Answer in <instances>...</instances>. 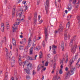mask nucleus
<instances>
[{
  "label": "nucleus",
  "mask_w": 80,
  "mask_h": 80,
  "mask_svg": "<svg viewBox=\"0 0 80 80\" xmlns=\"http://www.w3.org/2000/svg\"><path fill=\"white\" fill-rule=\"evenodd\" d=\"M12 43L14 47L16 46V41H15V39L14 38H12Z\"/></svg>",
  "instance_id": "obj_11"
},
{
  "label": "nucleus",
  "mask_w": 80,
  "mask_h": 80,
  "mask_svg": "<svg viewBox=\"0 0 80 80\" xmlns=\"http://www.w3.org/2000/svg\"><path fill=\"white\" fill-rule=\"evenodd\" d=\"M17 21H18V23H17V22L15 23V24L13 25V26L12 27V31L13 32H15L16 30L18 29V28L16 27H18L17 25H19L20 24V19H17Z\"/></svg>",
  "instance_id": "obj_3"
},
{
  "label": "nucleus",
  "mask_w": 80,
  "mask_h": 80,
  "mask_svg": "<svg viewBox=\"0 0 80 80\" xmlns=\"http://www.w3.org/2000/svg\"><path fill=\"white\" fill-rule=\"evenodd\" d=\"M77 2V0H73L72 1V4H75L76 3V2Z\"/></svg>",
  "instance_id": "obj_36"
},
{
  "label": "nucleus",
  "mask_w": 80,
  "mask_h": 80,
  "mask_svg": "<svg viewBox=\"0 0 80 80\" xmlns=\"http://www.w3.org/2000/svg\"><path fill=\"white\" fill-rule=\"evenodd\" d=\"M34 17L35 18L37 17V13L36 12H35Z\"/></svg>",
  "instance_id": "obj_35"
},
{
  "label": "nucleus",
  "mask_w": 80,
  "mask_h": 80,
  "mask_svg": "<svg viewBox=\"0 0 80 80\" xmlns=\"http://www.w3.org/2000/svg\"><path fill=\"white\" fill-rule=\"evenodd\" d=\"M80 67V64H78V65H77V67L78 68H79V67Z\"/></svg>",
  "instance_id": "obj_63"
},
{
  "label": "nucleus",
  "mask_w": 80,
  "mask_h": 80,
  "mask_svg": "<svg viewBox=\"0 0 80 80\" xmlns=\"http://www.w3.org/2000/svg\"><path fill=\"white\" fill-rule=\"evenodd\" d=\"M20 60H21V57H20V56L19 55L18 62H19V61H21Z\"/></svg>",
  "instance_id": "obj_51"
},
{
  "label": "nucleus",
  "mask_w": 80,
  "mask_h": 80,
  "mask_svg": "<svg viewBox=\"0 0 80 80\" xmlns=\"http://www.w3.org/2000/svg\"><path fill=\"white\" fill-rule=\"evenodd\" d=\"M29 58H30V56H27L26 57V59H27V60H29V59H30Z\"/></svg>",
  "instance_id": "obj_47"
},
{
  "label": "nucleus",
  "mask_w": 80,
  "mask_h": 80,
  "mask_svg": "<svg viewBox=\"0 0 80 80\" xmlns=\"http://www.w3.org/2000/svg\"><path fill=\"white\" fill-rule=\"evenodd\" d=\"M57 47V46H55V45H52V48H56Z\"/></svg>",
  "instance_id": "obj_44"
},
{
  "label": "nucleus",
  "mask_w": 80,
  "mask_h": 80,
  "mask_svg": "<svg viewBox=\"0 0 80 80\" xmlns=\"http://www.w3.org/2000/svg\"><path fill=\"white\" fill-rule=\"evenodd\" d=\"M34 25H36V24H37V19H36V18H35L34 20Z\"/></svg>",
  "instance_id": "obj_29"
},
{
  "label": "nucleus",
  "mask_w": 80,
  "mask_h": 80,
  "mask_svg": "<svg viewBox=\"0 0 80 80\" xmlns=\"http://www.w3.org/2000/svg\"><path fill=\"white\" fill-rule=\"evenodd\" d=\"M4 28H5V27H4V24L2 23L1 24V30L2 32H4Z\"/></svg>",
  "instance_id": "obj_12"
},
{
  "label": "nucleus",
  "mask_w": 80,
  "mask_h": 80,
  "mask_svg": "<svg viewBox=\"0 0 80 80\" xmlns=\"http://www.w3.org/2000/svg\"><path fill=\"white\" fill-rule=\"evenodd\" d=\"M61 47L62 48V50L63 51V50H64V47H63V43H62L61 44Z\"/></svg>",
  "instance_id": "obj_34"
},
{
  "label": "nucleus",
  "mask_w": 80,
  "mask_h": 80,
  "mask_svg": "<svg viewBox=\"0 0 80 80\" xmlns=\"http://www.w3.org/2000/svg\"><path fill=\"white\" fill-rule=\"evenodd\" d=\"M41 66V65L40 64H39V65H38V67L37 68V71H40V70Z\"/></svg>",
  "instance_id": "obj_23"
},
{
  "label": "nucleus",
  "mask_w": 80,
  "mask_h": 80,
  "mask_svg": "<svg viewBox=\"0 0 80 80\" xmlns=\"http://www.w3.org/2000/svg\"><path fill=\"white\" fill-rule=\"evenodd\" d=\"M15 8H13L12 9V17H15Z\"/></svg>",
  "instance_id": "obj_13"
},
{
  "label": "nucleus",
  "mask_w": 80,
  "mask_h": 80,
  "mask_svg": "<svg viewBox=\"0 0 80 80\" xmlns=\"http://www.w3.org/2000/svg\"><path fill=\"white\" fill-rule=\"evenodd\" d=\"M60 68L61 70H62V69L63 68V65H61L60 66Z\"/></svg>",
  "instance_id": "obj_59"
},
{
  "label": "nucleus",
  "mask_w": 80,
  "mask_h": 80,
  "mask_svg": "<svg viewBox=\"0 0 80 80\" xmlns=\"http://www.w3.org/2000/svg\"><path fill=\"white\" fill-rule=\"evenodd\" d=\"M26 78L27 79H28L29 78H30V76H26Z\"/></svg>",
  "instance_id": "obj_53"
},
{
  "label": "nucleus",
  "mask_w": 80,
  "mask_h": 80,
  "mask_svg": "<svg viewBox=\"0 0 80 80\" xmlns=\"http://www.w3.org/2000/svg\"><path fill=\"white\" fill-rule=\"evenodd\" d=\"M27 67H28L27 68L29 70H32V68H33V67H32V64H30Z\"/></svg>",
  "instance_id": "obj_15"
},
{
  "label": "nucleus",
  "mask_w": 80,
  "mask_h": 80,
  "mask_svg": "<svg viewBox=\"0 0 80 80\" xmlns=\"http://www.w3.org/2000/svg\"><path fill=\"white\" fill-rule=\"evenodd\" d=\"M28 45L29 46H31L32 45V40L30 39H29L28 41Z\"/></svg>",
  "instance_id": "obj_16"
},
{
  "label": "nucleus",
  "mask_w": 80,
  "mask_h": 80,
  "mask_svg": "<svg viewBox=\"0 0 80 80\" xmlns=\"http://www.w3.org/2000/svg\"><path fill=\"white\" fill-rule=\"evenodd\" d=\"M48 62H46L45 63V66H46V67H47V66H48Z\"/></svg>",
  "instance_id": "obj_37"
},
{
  "label": "nucleus",
  "mask_w": 80,
  "mask_h": 80,
  "mask_svg": "<svg viewBox=\"0 0 80 80\" xmlns=\"http://www.w3.org/2000/svg\"><path fill=\"white\" fill-rule=\"evenodd\" d=\"M33 48H31L30 49V55H32L33 53Z\"/></svg>",
  "instance_id": "obj_20"
},
{
  "label": "nucleus",
  "mask_w": 80,
  "mask_h": 80,
  "mask_svg": "<svg viewBox=\"0 0 80 80\" xmlns=\"http://www.w3.org/2000/svg\"><path fill=\"white\" fill-rule=\"evenodd\" d=\"M78 58V56L77 55L75 56V59H77V58Z\"/></svg>",
  "instance_id": "obj_62"
},
{
  "label": "nucleus",
  "mask_w": 80,
  "mask_h": 80,
  "mask_svg": "<svg viewBox=\"0 0 80 80\" xmlns=\"http://www.w3.org/2000/svg\"><path fill=\"white\" fill-rule=\"evenodd\" d=\"M63 61H60V64L61 65H63Z\"/></svg>",
  "instance_id": "obj_42"
},
{
  "label": "nucleus",
  "mask_w": 80,
  "mask_h": 80,
  "mask_svg": "<svg viewBox=\"0 0 80 80\" xmlns=\"http://www.w3.org/2000/svg\"><path fill=\"white\" fill-rule=\"evenodd\" d=\"M23 8H20V15H22V12H23Z\"/></svg>",
  "instance_id": "obj_27"
},
{
  "label": "nucleus",
  "mask_w": 80,
  "mask_h": 80,
  "mask_svg": "<svg viewBox=\"0 0 80 80\" xmlns=\"http://www.w3.org/2000/svg\"><path fill=\"white\" fill-rule=\"evenodd\" d=\"M10 80H14V78H13V77H12Z\"/></svg>",
  "instance_id": "obj_64"
},
{
  "label": "nucleus",
  "mask_w": 80,
  "mask_h": 80,
  "mask_svg": "<svg viewBox=\"0 0 80 80\" xmlns=\"http://www.w3.org/2000/svg\"><path fill=\"white\" fill-rule=\"evenodd\" d=\"M77 19L78 20H80V16H78L77 17Z\"/></svg>",
  "instance_id": "obj_40"
},
{
  "label": "nucleus",
  "mask_w": 80,
  "mask_h": 80,
  "mask_svg": "<svg viewBox=\"0 0 80 80\" xmlns=\"http://www.w3.org/2000/svg\"><path fill=\"white\" fill-rule=\"evenodd\" d=\"M70 65L71 66V65L72 64V63H73V61H70Z\"/></svg>",
  "instance_id": "obj_58"
},
{
  "label": "nucleus",
  "mask_w": 80,
  "mask_h": 80,
  "mask_svg": "<svg viewBox=\"0 0 80 80\" xmlns=\"http://www.w3.org/2000/svg\"><path fill=\"white\" fill-rule=\"evenodd\" d=\"M30 47V46L28 45V46L26 47V49H28V48H29Z\"/></svg>",
  "instance_id": "obj_50"
},
{
  "label": "nucleus",
  "mask_w": 80,
  "mask_h": 80,
  "mask_svg": "<svg viewBox=\"0 0 80 80\" xmlns=\"http://www.w3.org/2000/svg\"><path fill=\"white\" fill-rule=\"evenodd\" d=\"M59 74L62 75L63 73V71H62V69H60L59 72Z\"/></svg>",
  "instance_id": "obj_32"
},
{
  "label": "nucleus",
  "mask_w": 80,
  "mask_h": 80,
  "mask_svg": "<svg viewBox=\"0 0 80 80\" xmlns=\"http://www.w3.org/2000/svg\"><path fill=\"white\" fill-rule=\"evenodd\" d=\"M70 22H68L67 25H66V28H67V27H68V29L70 28Z\"/></svg>",
  "instance_id": "obj_26"
},
{
  "label": "nucleus",
  "mask_w": 80,
  "mask_h": 80,
  "mask_svg": "<svg viewBox=\"0 0 80 80\" xmlns=\"http://www.w3.org/2000/svg\"><path fill=\"white\" fill-rule=\"evenodd\" d=\"M19 63L21 66H23V68L25 67L24 66H27V67L30 64V62L27 61L22 62L21 61H19Z\"/></svg>",
  "instance_id": "obj_4"
},
{
  "label": "nucleus",
  "mask_w": 80,
  "mask_h": 80,
  "mask_svg": "<svg viewBox=\"0 0 80 80\" xmlns=\"http://www.w3.org/2000/svg\"><path fill=\"white\" fill-rule=\"evenodd\" d=\"M8 79V72H6L5 74V78H4V80H7Z\"/></svg>",
  "instance_id": "obj_17"
},
{
  "label": "nucleus",
  "mask_w": 80,
  "mask_h": 80,
  "mask_svg": "<svg viewBox=\"0 0 80 80\" xmlns=\"http://www.w3.org/2000/svg\"><path fill=\"white\" fill-rule=\"evenodd\" d=\"M65 70L66 71H68V67H66Z\"/></svg>",
  "instance_id": "obj_52"
},
{
  "label": "nucleus",
  "mask_w": 80,
  "mask_h": 80,
  "mask_svg": "<svg viewBox=\"0 0 80 80\" xmlns=\"http://www.w3.org/2000/svg\"><path fill=\"white\" fill-rule=\"evenodd\" d=\"M65 58L66 59V63H67V62H68V54L67 53L66 54V55L65 56Z\"/></svg>",
  "instance_id": "obj_19"
},
{
  "label": "nucleus",
  "mask_w": 80,
  "mask_h": 80,
  "mask_svg": "<svg viewBox=\"0 0 80 80\" xmlns=\"http://www.w3.org/2000/svg\"><path fill=\"white\" fill-rule=\"evenodd\" d=\"M36 73V72L35 71V70H33L32 71V74L33 75H35V74Z\"/></svg>",
  "instance_id": "obj_46"
},
{
  "label": "nucleus",
  "mask_w": 80,
  "mask_h": 80,
  "mask_svg": "<svg viewBox=\"0 0 80 80\" xmlns=\"http://www.w3.org/2000/svg\"><path fill=\"white\" fill-rule=\"evenodd\" d=\"M77 48V45H75L74 46L73 48H71V52H72L73 53H74L76 51V49Z\"/></svg>",
  "instance_id": "obj_8"
},
{
  "label": "nucleus",
  "mask_w": 80,
  "mask_h": 80,
  "mask_svg": "<svg viewBox=\"0 0 80 80\" xmlns=\"http://www.w3.org/2000/svg\"><path fill=\"white\" fill-rule=\"evenodd\" d=\"M4 42H7V39H6V38L5 37L4 38Z\"/></svg>",
  "instance_id": "obj_48"
},
{
  "label": "nucleus",
  "mask_w": 80,
  "mask_h": 80,
  "mask_svg": "<svg viewBox=\"0 0 80 80\" xmlns=\"http://www.w3.org/2000/svg\"><path fill=\"white\" fill-rule=\"evenodd\" d=\"M22 3L23 4H25V3H26V1H23V2H22Z\"/></svg>",
  "instance_id": "obj_54"
},
{
  "label": "nucleus",
  "mask_w": 80,
  "mask_h": 80,
  "mask_svg": "<svg viewBox=\"0 0 80 80\" xmlns=\"http://www.w3.org/2000/svg\"><path fill=\"white\" fill-rule=\"evenodd\" d=\"M73 40H71V42L70 43V44H69V45L70 47H72L73 46Z\"/></svg>",
  "instance_id": "obj_21"
},
{
  "label": "nucleus",
  "mask_w": 80,
  "mask_h": 80,
  "mask_svg": "<svg viewBox=\"0 0 80 80\" xmlns=\"http://www.w3.org/2000/svg\"><path fill=\"white\" fill-rule=\"evenodd\" d=\"M43 22V20H41L39 22V24H41Z\"/></svg>",
  "instance_id": "obj_45"
},
{
  "label": "nucleus",
  "mask_w": 80,
  "mask_h": 80,
  "mask_svg": "<svg viewBox=\"0 0 80 80\" xmlns=\"http://www.w3.org/2000/svg\"><path fill=\"white\" fill-rule=\"evenodd\" d=\"M19 48L21 50H22L24 48V47H23V46H21L19 47Z\"/></svg>",
  "instance_id": "obj_31"
},
{
  "label": "nucleus",
  "mask_w": 80,
  "mask_h": 80,
  "mask_svg": "<svg viewBox=\"0 0 80 80\" xmlns=\"http://www.w3.org/2000/svg\"><path fill=\"white\" fill-rule=\"evenodd\" d=\"M32 38V34H31L30 36V37H29V39H31Z\"/></svg>",
  "instance_id": "obj_56"
},
{
  "label": "nucleus",
  "mask_w": 80,
  "mask_h": 80,
  "mask_svg": "<svg viewBox=\"0 0 80 80\" xmlns=\"http://www.w3.org/2000/svg\"><path fill=\"white\" fill-rule=\"evenodd\" d=\"M79 4L76 3V8H78V7H79Z\"/></svg>",
  "instance_id": "obj_43"
},
{
  "label": "nucleus",
  "mask_w": 80,
  "mask_h": 80,
  "mask_svg": "<svg viewBox=\"0 0 80 80\" xmlns=\"http://www.w3.org/2000/svg\"><path fill=\"white\" fill-rule=\"evenodd\" d=\"M79 27H80V20H78V23Z\"/></svg>",
  "instance_id": "obj_49"
},
{
  "label": "nucleus",
  "mask_w": 80,
  "mask_h": 80,
  "mask_svg": "<svg viewBox=\"0 0 80 80\" xmlns=\"http://www.w3.org/2000/svg\"><path fill=\"white\" fill-rule=\"evenodd\" d=\"M67 34H65L64 35V39L66 40H67Z\"/></svg>",
  "instance_id": "obj_38"
},
{
  "label": "nucleus",
  "mask_w": 80,
  "mask_h": 80,
  "mask_svg": "<svg viewBox=\"0 0 80 80\" xmlns=\"http://www.w3.org/2000/svg\"><path fill=\"white\" fill-rule=\"evenodd\" d=\"M45 41L47 42L48 40V33H47V29L46 28H45Z\"/></svg>",
  "instance_id": "obj_7"
},
{
  "label": "nucleus",
  "mask_w": 80,
  "mask_h": 80,
  "mask_svg": "<svg viewBox=\"0 0 80 80\" xmlns=\"http://www.w3.org/2000/svg\"><path fill=\"white\" fill-rule=\"evenodd\" d=\"M40 48H40V46H38L36 47V50L37 51H38V50H39L40 49Z\"/></svg>",
  "instance_id": "obj_24"
},
{
  "label": "nucleus",
  "mask_w": 80,
  "mask_h": 80,
  "mask_svg": "<svg viewBox=\"0 0 80 80\" xmlns=\"http://www.w3.org/2000/svg\"><path fill=\"white\" fill-rule=\"evenodd\" d=\"M42 57H43V54H42V52L41 51L40 52L39 54V58H42Z\"/></svg>",
  "instance_id": "obj_25"
},
{
  "label": "nucleus",
  "mask_w": 80,
  "mask_h": 80,
  "mask_svg": "<svg viewBox=\"0 0 80 80\" xmlns=\"http://www.w3.org/2000/svg\"><path fill=\"white\" fill-rule=\"evenodd\" d=\"M75 68H72L71 69V71H68V72L66 73L65 75V78H67L68 77V75H72L74 72H73L75 71Z\"/></svg>",
  "instance_id": "obj_2"
},
{
  "label": "nucleus",
  "mask_w": 80,
  "mask_h": 80,
  "mask_svg": "<svg viewBox=\"0 0 80 80\" xmlns=\"http://www.w3.org/2000/svg\"><path fill=\"white\" fill-rule=\"evenodd\" d=\"M15 58L14 57L12 58L11 61V65L12 67H13L14 66L15 63Z\"/></svg>",
  "instance_id": "obj_5"
},
{
  "label": "nucleus",
  "mask_w": 80,
  "mask_h": 80,
  "mask_svg": "<svg viewBox=\"0 0 80 80\" xmlns=\"http://www.w3.org/2000/svg\"><path fill=\"white\" fill-rule=\"evenodd\" d=\"M22 40L23 42L24 43H26L27 42V40L26 39V38H24L23 40L22 39Z\"/></svg>",
  "instance_id": "obj_28"
},
{
  "label": "nucleus",
  "mask_w": 80,
  "mask_h": 80,
  "mask_svg": "<svg viewBox=\"0 0 80 80\" xmlns=\"http://www.w3.org/2000/svg\"><path fill=\"white\" fill-rule=\"evenodd\" d=\"M26 7L25 8V10H27L29 6L28 5H25Z\"/></svg>",
  "instance_id": "obj_41"
},
{
  "label": "nucleus",
  "mask_w": 80,
  "mask_h": 80,
  "mask_svg": "<svg viewBox=\"0 0 80 80\" xmlns=\"http://www.w3.org/2000/svg\"><path fill=\"white\" fill-rule=\"evenodd\" d=\"M25 70L27 74H30V69L27 68H26Z\"/></svg>",
  "instance_id": "obj_14"
},
{
  "label": "nucleus",
  "mask_w": 80,
  "mask_h": 80,
  "mask_svg": "<svg viewBox=\"0 0 80 80\" xmlns=\"http://www.w3.org/2000/svg\"><path fill=\"white\" fill-rule=\"evenodd\" d=\"M12 52L11 51L9 53H8V52L6 53V57L8 59H9V58H10V57L12 56Z\"/></svg>",
  "instance_id": "obj_10"
},
{
  "label": "nucleus",
  "mask_w": 80,
  "mask_h": 80,
  "mask_svg": "<svg viewBox=\"0 0 80 80\" xmlns=\"http://www.w3.org/2000/svg\"><path fill=\"white\" fill-rule=\"evenodd\" d=\"M58 75H55L54 76L53 78L52 79V80H61V78L60 77L58 76Z\"/></svg>",
  "instance_id": "obj_9"
},
{
  "label": "nucleus",
  "mask_w": 80,
  "mask_h": 80,
  "mask_svg": "<svg viewBox=\"0 0 80 80\" xmlns=\"http://www.w3.org/2000/svg\"><path fill=\"white\" fill-rule=\"evenodd\" d=\"M72 17V15L71 16H68L67 17V20H70Z\"/></svg>",
  "instance_id": "obj_33"
},
{
  "label": "nucleus",
  "mask_w": 80,
  "mask_h": 80,
  "mask_svg": "<svg viewBox=\"0 0 80 80\" xmlns=\"http://www.w3.org/2000/svg\"><path fill=\"white\" fill-rule=\"evenodd\" d=\"M36 46V44H34V43H33V44L32 46V47H31V48H35V46Z\"/></svg>",
  "instance_id": "obj_30"
},
{
  "label": "nucleus",
  "mask_w": 80,
  "mask_h": 80,
  "mask_svg": "<svg viewBox=\"0 0 80 80\" xmlns=\"http://www.w3.org/2000/svg\"><path fill=\"white\" fill-rule=\"evenodd\" d=\"M63 27L62 26V24H61L59 26L58 31L60 33H62L63 30Z\"/></svg>",
  "instance_id": "obj_6"
},
{
  "label": "nucleus",
  "mask_w": 80,
  "mask_h": 80,
  "mask_svg": "<svg viewBox=\"0 0 80 80\" xmlns=\"http://www.w3.org/2000/svg\"><path fill=\"white\" fill-rule=\"evenodd\" d=\"M72 9V5L71 4H69L68 5V10L70 11Z\"/></svg>",
  "instance_id": "obj_22"
},
{
  "label": "nucleus",
  "mask_w": 80,
  "mask_h": 80,
  "mask_svg": "<svg viewBox=\"0 0 80 80\" xmlns=\"http://www.w3.org/2000/svg\"><path fill=\"white\" fill-rule=\"evenodd\" d=\"M28 49L25 48V49L24 50V52H28Z\"/></svg>",
  "instance_id": "obj_61"
},
{
  "label": "nucleus",
  "mask_w": 80,
  "mask_h": 80,
  "mask_svg": "<svg viewBox=\"0 0 80 80\" xmlns=\"http://www.w3.org/2000/svg\"><path fill=\"white\" fill-rule=\"evenodd\" d=\"M78 61L76 63V65H77L78 64V63L79 62H80V58L78 59Z\"/></svg>",
  "instance_id": "obj_60"
},
{
  "label": "nucleus",
  "mask_w": 80,
  "mask_h": 80,
  "mask_svg": "<svg viewBox=\"0 0 80 80\" xmlns=\"http://www.w3.org/2000/svg\"><path fill=\"white\" fill-rule=\"evenodd\" d=\"M60 33V32H59V31H57V30L55 31V32L54 33V35L55 37H56V36L57 35V34L58 33Z\"/></svg>",
  "instance_id": "obj_18"
},
{
  "label": "nucleus",
  "mask_w": 80,
  "mask_h": 80,
  "mask_svg": "<svg viewBox=\"0 0 80 80\" xmlns=\"http://www.w3.org/2000/svg\"><path fill=\"white\" fill-rule=\"evenodd\" d=\"M5 51L6 52V53L8 52V49H7V48H5Z\"/></svg>",
  "instance_id": "obj_39"
},
{
  "label": "nucleus",
  "mask_w": 80,
  "mask_h": 80,
  "mask_svg": "<svg viewBox=\"0 0 80 80\" xmlns=\"http://www.w3.org/2000/svg\"><path fill=\"white\" fill-rule=\"evenodd\" d=\"M50 0H46V3L45 4V9L47 15H48L49 13V2Z\"/></svg>",
  "instance_id": "obj_1"
},
{
  "label": "nucleus",
  "mask_w": 80,
  "mask_h": 80,
  "mask_svg": "<svg viewBox=\"0 0 80 80\" xmlns=\"http://www.w3.org/2000/svg\"><path fill=\"white\" fill-rule=\"evenodd\" d=\"M40 3V0H37V5H38Z\"/></svg>",
  "instance_id": "obj_55"
},
{
  "label": "nucleus",
  "mask_w": 80,
  "mask_h": 80,
  "mask_svg": "<svg viewBox=\"0 0 80 80\" xmlns=\"http://www.w3.org/2000/svg\"><path fill=\"white\" fill-rule=\"evenodd\" d=\"M40 16H39L38 17V20L39 21L40 20Z\"/></svg>",
  "instance_id": "obj_57"
}]
</instances>
